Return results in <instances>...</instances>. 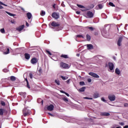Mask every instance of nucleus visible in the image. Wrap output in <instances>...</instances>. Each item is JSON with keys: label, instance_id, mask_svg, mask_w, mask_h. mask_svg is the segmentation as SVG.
<instances>
[{"label": "nucleus", "instance_id": "57", "mask_svg": "<svg viewBox=\"0 0 128 128\" xmlns=\"http://www.w3.org/2000/svg\"><path fill=\"white\" fill-rule=\"evenodd\" d=\"M56 4H54L53 5H52V7L54 8H56Z\"/></svg>", "mask_w": 128, "mask_h": 128}, {"label": "nucleus", "instance_id": "56", "mask_svg": "<svg viewBox=\"0 0 128 128\" xmlns=\"http://www.w3.org/2000/svg\"><path fill=\"white\" fill-rule=\"evenodd\" d=\"M70 79L69 80H67L66 81V83L67 84H70Z\"/></svg>", "mask_w": 128, "mask_h": 128}, {"label": "nucleus", "instance_id": "30", "mask_svg": "<svg viewBox=\"0 0 128 128\" xmlns=\"http://www.w3.org/2000/svg\"><path fill=\"white\" fill-rule=\"evenodd\" d=\"M86 40L88 42H90V35H88V34H86Z\"/></svg>", "mask_w": 128, "mask_h": 128}, {"label": "nucleus", "instance_id": "14", "mask_svg": "<svg viewBox=\"0 0 128 128\" xmlns=\"http://www.w3.org/2000/svg\"><path fill=\"white\" fill-rule=\"evenodd\" d=\"M52 26L56 27V26H60V24L58 22H53L52 23Z\"/></svg>", "mask_w": 128, "mask_h": 128}, {"label": "nucleus", "instance_id": "53", "mask_svg": "<svg viewBox=\"0 0 128 128\" xmlns=\"http://www.w3.org/2000/svg\"><path fill=\"white\" fill-rule=\"evenodd\" d=\"M48 114H49V116H54V114H52L50 112H48Z\"/></svg>", "mask_w": 128, "mask_h": 128}, {"label": "nucleus", "instance_id": "13", "mask_svg": "<svg viewBox=\"0 0 128 128\" xmlns=\"http://www.w3.org/2000/svg\"><path fill=\"white\" fill-rule=\"evenodd\" d=\"M100 116H110V114L107 112H103L100 113Z\"/></svg>", "mask_w": 128, "mask_h": 128}, {"label": "nucleus", "instance_id": "8", "mask_svg": "<svg viewBox=\"0 0 128 128\" xmlns=\"http://www.w3.org/2000/svg\"><path fill=\"white\" fill-rule=\"evenodd\" d=\"M108 98L110 102H114V100H116V96L110 94L108 96Z\"/></svg>", "mask_w": 128, "mask_h": 128}, {"label": "nucleus", "instance_id": "50", "mask_svg": "<svg viewBox=\"0 0 128 128\" xmlns=\"http://www.w3.org/2000/svg\"><path fill=\"white\" fill-rule=\"evenodd\" d=\"M88 82H92V79L90 78H89L88 79Z\"/></svg>", "mask_w": 128, "mask_h": 128}, {"label": "nucleus", "instance_id": "21", "mask_svg": "<svg viewBox=\"0 0 128 128\" xmlns=\"http://www.w3.org/2000/svg\"><path fill=\"white\" fill-rule=\"evenodd\" d=\"M78 90L80 92H84V90H86V87L84 86L80 88V89H78Z\"/></svg>", "mask_w": 128, "mask_h": 128}, {"label": "nucleus", "instance_id": "60", "mask_svg": "<svg viewBox=\"0 0 128 128\" xmlns=\"http://www.w3.org/2000/svg\"><path fill=\"white\" fill-rule=\"evenodd\" d=\"M60 92H62V94H66V92H64V91L61 90Z\"/></svg>", "mask_w": 128, "mask_h": 128}, {"label": "nucleus", "instance_id": "35", "mask_svg": "<svg viewBox=\"0 0 128 128\" xmlns=\"http://www.w3.org/2000/svg\"><path fill=\"white\" fill-rule=\"evenodd\" d=\"M41 16H44V14H46V12L42 10L40 13Z\"/></svg>", "mask_w": 128, "mask_h": 128}, {"label": "nucleus", "instance_id": "19", "mask_svg": "<svg viewBox=\"0 0 128 128\" xmlns=\"http://www.w3.org/2000/svg\"><path fill=\"white\" fill-rule=\"evenodd\" d=\"M115 74H118V75L120 74V69H118V68H116Z\"/></svg>", "mask_w": 128, "mask_h": 128}, {"label": "nucleus", "instance_id": "51", "mask_svg": "<svg viewBox=\"0 0 128 128\" xmlns=\"http://www.w3.org/2000/svg\"><path fill=\"white\" fill-rule=\"evenodd\" d=\"M124 106L125 108H128V103L124 104Z\"/></svg>", "mask_w": 128, "mask_h": 128}, {"label": "nucleus", "instance_id": "3", "mask_svg": "<svg viewBox=\"0 0 128 128\" xmlns=\"http://www.w3.org/2000/svg\"><path fill=\"white\" fill-rule=\"evenodd\" d=\"M89 76H92L93 78H100V76H98V74L90 72L88 73Z\"/></svg>", "mask_w": 128, "mask_h": 128}, {"label": "nucleus", "instance_id": "33", "mask_svg": "<svg viewBox=\"0 0 128 128\" xmlns=\"http://www.w3.org/2000/svg\"><path fill=\"white\" fill-rule=\"evenodd\" d=\"M55 82L56 84H58V86H60V80H55Z\"/></svg>", "mask_w": 128, "mask_h": 128}, {"label": "nucleus", "instance_id": "32", "mask_svg": "<svg viewBox=\"0 0 128 128\" xmlns=\"http://www.w3.org/2000/svg\"><path fill=\"white\" fill-rule=\"evenodd\" d=\"M98 7L100 8V10H102V8H104V5H102V4H99L98 5Z\"/></svg>", "mask_w": 128, "mask_h": 128}, {"label": "nucleus", "instance_id": "28", "mask_svg": "<svg viewBox=\"0 0 128 128\" xmlns=\"http://www.w3.org/2000/svg\"><path fill=\"white\" fill-rule=\"evenodd\" d=\"M10 80H12V82H14L16 80V78L14 76H11Z\"/></svg>", "mask_w": 128, "mask_h": 128}, {"label": "nucleus", "instance_id": "63", "mask_svg": "<svg viewBox=\"0 0 128 128\" xmlns=\"http://www.w3.org/2000/svg\"><path fill=\"white\" fill-rule=\"evenodd\" d=\"M38 72H42V70H41V69H39V70H38Z\"/></svg>", "mask_w": 128, "mask_h": 128}, {"label": "nucleus", "instance_id": "17", "mask_svg": "<svg viewBox=\"0 0 128 128\" xmlns=\"http://www.w3.org/2000/svg\"><path fill=\"white\" fill-rule=\"evenodd\" d=\"M87 46L88 50H93L94 49V46L92 44H88Z\"/></svg>", "mask_w": 128, "mask_h": 128}, {"label": "nucleus", "instance_id": "37", "mask_svg": "<svg viewBox=\"0 0 128 128\" xmlns=\"http://www.w3.org/2000/svg\"><path fill=\"white\" fill-rule=\"evenodd\" d=\"M108 4H109V6H115L114 4V3H112V2H110Z\"/></svg>", "mask_w": 128, "mask_h": 128}, {"label": "nucleus", "instance_id": "45", "mask_svg": "<svg viewBox=\"0 0 128 128\" xmlns=\"http://www.w3.org/2000/svg\"><path fill=\"white\" fill-rule=\"evenodd\" d=\"M1 104L2 106H6V103L4 102H1Z\"/></svg>", "mask_w": 128, "mask_h": 128}, {"label": "nucleus", "instance_id": "25", "mask_svg": "<svg viewBox=\"0 0 128 128\" xmlns=\"http://www.w3.org/2000/svg\"><path fill=\"white\" fill-rule=\"evenodd\" d=\"M26 86L28 88H30V84H28V81L27 78H26Z\"/></svg>", "mask_w": 128, "mask_h": 128}, {"label": "nucleus", "instance_id": "29", "mask_svg": "<svg viewBox=\"0 0 128 128\" xmlns=\"http://www.w3.org/2000/svg\"><path fill=\"white\" fill-rule=\"evenodd\" d=\"M0 116H4V109L0 108Z\"/></svg>", "mask_w": 128, "mask_h": 128}, {"label": "nucleus", "instance_id": "42", "mask_svg": "<svg viewBox=\"0 0 128 128\" xmlns=\"http://www.w3.org/2000/svg\"><path fill=\"white\" fill-rule=\"evenodd\" d=\"M76 38H84V36H82V35H77Z\"/></svg>", "mask_w": 128, "mask_h": 128}, {"label": "nucleus", "instance_id": "2", "mask_svg": "<svg viewBox=\"0 0 128 128\" xmlns=\"http://www.w3.org/2000/svg\"><path fill=\"white\" fill-rule=\"evenodd\" d=\"M60 66L62 68H69L68 64L64 63L62 62H61L60 63Z\"/></svg>", "mask_w": 128, "mask_h": 128}, {"label": "nucleus", "instance_id": "26", "mask_svg": "<svg viewBox=\"0 0 128 128\" xmlns=\"http://www.w3.org/2000/svg\"><path fill=\"white\" fill-rule=\"evenodd\" d=\"M6 14H8V16H15L16 14H12L10 12H6Z\"/></svg>", "mask_w": 128, "mask_h": 128}, {"label": "nucleus", "instance_id": "52", "mask_svg": "<svg viewBox=\"0 0 128 128\" xmlns=\"http://www.w3.org/2000/svg\"><path fill=\"white\" fill-rule=\"evenodd\" d=\"M88 28L90 30H94V28L92 27H89Z\"/></svg>", "mask_w": 128, "mask_h": 128}, {"label": "nucleus", "instance_id": "18", "mask_svg": "<svg viewBox=\"0 0 128 128\" xmlns=\"http://www.w3.org/2000/svg\"><path fill=\"white\" fill-rule=\"evenodd\" d=\"M24 58L26 60H30V55L28 53L24 54Z\"/></svg>", "mask_w": 128, "mask_h": 128}, {"label": "nucleus", "instance_id": "40", "mask_svg": "<svg viewBox=\"0 0 128 128\" xmlns=\"http://www.w3.org/2000/svg\"><path fill=\"white\" fill-rule=\"evenodd\" d=\"M80 86H84V82H80Z\"/></svg>", "mask_w": 128, "mask_h": 128}, {"label": "nucleus", "instance_id": "11", "mask_svg": "<svg viewBox=\"0 0 128 128\" xmlns=\"http://www.w3.org/2000/svg\"><path fill=\"white\" fill-rule=\"evenodd\" d=\"M102 34L104 38H108V33L106 30L102 31Z\"/></svg>", "mask_w": 128, "mask_h": 128}, {"label": "nucleus", "instance_id": "10", "mask_svg": "<svg viewBox=\"0 0 128 128\" xmlns=\"http://www.w3.org/2000/svg\"><path fill=\"white\" fill-rule=\"evenodd\" d=\"M66 122H76V119L72 118H68L66 119Z\"/></svg>", "mask_w": 128, "mask_h": 128}, {"label": "nucleus", "instance_id": "34", "mask_svg": "<svg viewBox=\"0 0 128 128\" xmlns=\"http://www.w3.org/2000/svg\"><path fill=\"white\" fill-rule=\"evenodd\" d=\"M0 32H2V34H5L6 33V31L4 30V28H2L0 30Z\"/></svg>", "mask_w": 128, "mask_h": 128}, {"label": "nucleus", "instance_id": "59", "mask_svg": "<svg viewBox=\"0 0 128 128\" xmlns=\"http://www.w3.org/2000/svg\"><path fill=\"white\" fill-rule=\"evenodd\" d=\"M2 8H4V7L0 5V10H2Z\"/></svg>", "mask_w": 128, "mask_h": 128}, {"label": "nucleus", "instance_id": "16", "mask_svg": "<svg viewBox=\"0 0 128 128\" xmlns=\"http://www.w3.org/2000/svg\"><path fill=\"white\" fill-rule=\"evenodd\" d=\"M26 16L28 20H30V18H32V13L28 12V13L26 14Z\"/></svg>", "mask_w": 128, "mask_h": 128}, {"label": "nucleus", "instance_id": "46", "mask_svg": "<svg viewBox=\"0 0 128 128\" xmlns=\"http://www.w3.org/2000/svg\"><path fill=\"white\" fill-rule=\"evenodd\" d=\"M116 126H118V125L115 124V125H113L112 126H111L110 128H116Z\"/></svg>", "mask_w": 128, "mask_h": 128}, {"label": "nucleus", "instance_id": "36", "mask_svg": "<svg viewBox=\"0 0 128 128\" xmlns=\"http://www.w3.org/2000/svg\"><path fill=\"white\" fill-rule=\"evenodd\" d=\"M94 60H100V56H94Z\"/></svg>", "mask_w": 128, "mask_h": 128}, {"label": "nucleus", "instance_id": "54", "mask_svg": "<svg viewBox=\"0 0 128 128\" xmlns=\"http://www.w3.org/2000/svg\"><path fill=\"white\" fill-rule=\"evenodd\" d=\"M65 94H66L67 96H70V94H68V93H67V92H66V93H65Z\"/></svg>", "mask_w": 128, "mask_h": 128}, {"label": "nucleus", "instance_id": "49", "mask_svg": "<svg viewBox=\"0 0 128 128\" xmlns=\"http://www.w3.org/2000/svg\"><path fill=\"white\" fill-rule=\"evenodd\" d=\"M4 46V44L0 42V48H2Z\"/></svg>", "mask_w": 128, "mask_h": 128}, {"label": "nucleus", "instance_id": "24", "mask_svg": "<svg viewBox=\"0 0 128 128\" xmlns=\"http://www.w3.org/2000/svg\"><path fill=\"white\" fill-rule=\"evenodd\" d=\"M62 100L65 102H68V98L66 97H63L62 98Z\"/></svg>", "mask_w": 128, "mask_h": 128}, {"label": "nucleus", "instance_id": "39", "mask_svg": "<svg viewBox=\"0 0 128 128\" xmlns=\"http://www.w3.org/2000/svg\"><path fill=\"white\" fill-rule=\"evenodd\" d=\"M101 100H102V102H106V100H104V97H102L101 98Z\"/></svg>", "mask_w": 128, "mask_h": 128}, {"label": "nucleus", "instance_id": "44", "mask_svg": "<svg viewBox=\"0 0 128 128\" xmlns=\"http://www.w3.org/2000/svg\"><path fill=\"white\" fill-rule=\"evenodd\" d=\"M119 124H120V126H124V122H119Z\"/></svg>", "mask_w": 128, "mask_h": 128}, {"label": "nucleus", "instance_id": "61", "mask_svg": "<svg viewBox=\"0 0 128 128\" xmlns=\"http://www.w3.org/2000/svg\"><path fill=\"white\" fill-rule=\"evenodd\" d=\"M124 128H128V125L125 126Z\"/></svg>", "mask_w": 128, "mask_h": 128}, {"label": "nucleus", "instance_id": "7", "mask_svg": "<svg viewBox=\"0 0 128 128\" xmlns=\"http://www.w3.org/2000/svg\"><path fill=\"white\" fill-rule=\"evenodd\" d=\"M38 62V60L36 58H34L32 59H31L30 60V62L32 64H36Z\"/></svg>", "mask_w": 128, "mask_h": 128}, {"label": "nucleus", "instance_id": "48", "mask_svg": "<svg viewBox=\"0 0 128 128\" xmlns=\"http://www.w3.org/2000/svg\"><path fill=\"white\" fill-rule=\"evenodd\" d=\"M61 78L63 80H66V77L64 76H61Z\"/></svg>", "mask_w": 128, "mask_h": 128}, {"label": "nucleus", "instance_id": "41", "mask_svg": "<svg viewBox=\"0 0 128 128\" xmlns=\"http://www.w3.org/2000/svg\"><path fill=\"white\" fill-rule=\"evenodd\" d=\"M30 78H32L34 75H32V74L30 73L29 74Z\"/></svg>", "mask_w": 128, "mask_h": 128}, {"label": "nucleus", "instance_id": "20", "mask_svg": "<svg viewBox=\"0 0 128 128\" xmlns=\"http://www.w3.org/2000/svg\"><path fill=\"white\" fill-rule=\"evenodd\" d=\"M100 94L98 93H94L93 95V98H100Z\"/></svg>", "mask_w": 128, "mask_h": 128}, {"label": "nucleus", "instance_id": "9", "mask_svg": "<svg viewBox=\"0 0 128 128\" xmlns=\"http://www.w3.org/2000/svg\"><path fill=\"white\" fill-rule=\"evenodd\" d=\"M54 106L52 104H51L47 106V110L49 112H52V110H54Z\"/></svg>", "mask_w": 128, "mask_h": 128}, {"label": "nucleus", "instance_id": "22", "mask_svg": "<svg viewBox=\"0 0 128 128\" xmlns=\"http://www.w3.org/2000/svg\"><path fill=\"white\" fill-rule=\"evenodd\" d=\"M37 102L38 104H40L41 102L42 104H44V100H42L41 98L38 99Z\"/></svg>", "mask_w": 128, "mask_h": 128}, {"label": "nucleus", "instance_id": "27", "mask_svg": "<svg viewBox=\"0 0 128 128\" xmlns=\"http://www.w3.org/2000/svg\"><path fill=\"white\" fill-rule=\"evenodd\" d=\"M61 58H68V56L66 54H62Z\"/></svg>", "mask_w": 128, "mask_h": 128}, {"label": "nucleus", "instance_id": "38", "mask_svg": "<svg viewBox=\"0 0 128 128\" xmlns=\"http://www.w3.org/2000/svg\"><path fill=\"white\" fill-rule=\"evenodd\" d=\"M46 52L49 54V56H52V53L48 50H46Z\"/></svg>", "mask_w": 128, "mask_h": 128}, {"label": "nucleus", "instance_id": "6", "mask_svg": "<svg viewBox=\"0 0 128 128\" xmlns=\"http://www.w3.org/2000/svg\"><path fill=\"white\" fill-rule=\"evenodd\" d=\"M52 17L53 18H55V20H58L60 18V14L56 12H53L52 14Z\"/></svg>", "mask_w": 128, "mask_h": 128}, {"label": "nucleus", "instance_id": "55", "mask_svg": "<svg viewBox=\"0 0 128 128\" xmlns=\"http://www.w3.org/2000/svg\"><path fill=\"white\" fill-rule=\"evenodd\" d=\"M76 14H80V12L77 11V12H76Z\"/></svg>", "mask_w": 128, "mask_h": 128}, {"label": "nucleus", "instance_id": "47", "mask_svg": "<svg viewBox=\"0 0 128 128\" xmlns=\"http://www.w3.org/2000/svg\"><path fill=\"white\" fill-rule=\"evenodd\" d=\"M3 72H8V69H4Z\"/></svg>", "mask_w": 128, "mask_h": 128}, {"label": "nucleus", "instance_id": "62", "mask_svg": "<svg viewBox=\"0 0 128 128\" xmlns=\"http://www.w3.org/2000/svg\"><path fill=\"white\" fill-rule=\"evenodd\" d=\"M26 26H29V24H28V22H26Z\"/></svg>", "mask_w": 128, "mask_h": 128}, {"label": "nucleus", "instance_id": "12", "mask_svg": "<svg viewBox=\"0 0 128 128\" xmlns=\"http://www.w3.org/2000/svg\"><path fill=\"white\" fill-rule=\"evenodd\" d=\"M122 36H120L118 40L117 44L118 46H122Z\"/></svg>", "mask_w": 128, "mask_h": 128}, {"label": "nucleus", "instance_id": "64", "mask_svg": "<svg viewBox=\"0 0 128 128\" xmlns=\"http://www.w3.org/2000/svg\"><path fill=\"white\" fill-rule=\"evenodd\" d=\"M116 128H122V126H118L116 127Z\"/></svg>", "mask_w": 128, "mask_h": 128}, {"label": "nucleus", "instance_id": "43", "mask_svg": "<svg viewBox=\"0 0 128 128\" xmlns=\"http://www.w3.org/2000/svg\"><path fill=\"white\" fill-rule=\"evenodd\" d=\"M84 100H92V98H90L88 97H84Z\"/></svg>", "mask_w": 128, "mask_h": 128}, {"label": "nucleus", "instance_id": "23", "mask_svg": "<svg viewBox=\"0 0 128 128\" xmlns=\"http://www.w3.org/2000/svg\"><path fill=\"white\" fill-rule=\"evenodd\" d=\"M10 54V48H8L6 52H4V54Z\"/></svg>", "mask_w": 128, "mask_h": 128}, {"label": "nucleus", "instance_id": "4", "mask_svg": "<svg viewBox=\"0 0 128 128\" xmlns=\"http://www.w3.org/2000/svg\"><path fill=\"white\" fill-rule=\"evenodd\" d=\"M108 68L110 70V71L112 72H114V64L112 62H109L108 64Z\"/></svg>", "mask_w": 128, "mask_h": 128}, {"label": "nucleus", "instance_id": "58", "mask_svg": "<svg viewBox=\"0 0 128 128\" xmlns=\"http://www.w3.org/2000/svg\"><path fill=\"white\" fill-rule=\"evenodd\" d=\"M19 94H20V96L22 95V94H26V93H22V92H20V93H19Z\"/></svg>", "mask_w": 128, "mask_h": 128}, {"label": "nucleus", "instance_id": "5", "mask_svg": "<svg viewBox=\"0 0 128 128\" xmlns=\"http://www.w3.org/2000/svg\"><path fill=\"white\" fill-rule=\"evenodd\" d=\"M86 18H94V13L90 11H88L86 14Z\"/></svg>", "mask_w": 128, "mask_h": 128}, {"label": "nucleus", "instance_id": "1", "mask_svg": "<svg viewBox=\"0 0 128 128\" xmlns=\"http://www.w3.org/2000/svg\"><path fill=\"white\" fill-rule=\"evenodd\" d=\"M22 113L24 116H28L30 114V110L28 109V107L25 108L23 109Z\"/></svg>", "mask_w": 128, "mask_h": 128}, {"label": "nucleus", "instance_id": "15", "mask_svg": "<svg viewBox=\"0 0 128 128\" xmlns=\"http://www.w3.org/2000/svg\"><path fill=\"white\" fill-rule=\"evenodd\" d=\"M24 25L23 24V25L19 26L18 28H16V30L18 32H21V30H24Z\"/></svg>", "mask_w": 128, "mask_h": 128}, {"label": "nucleus", "instance_id": "31", "mask_svg": "<svg viewBox=\"0 0 128 128\" xmlns=\"http://www.w3.org/2000/svg\"><path fill=\"white\" fill-rule=\"evenodd\" d=\"M77 6H78V8H85L84 6L78 4H77Z\"/></svg>", "mask_w": 128, "mask_h": 128}]
</instances>
